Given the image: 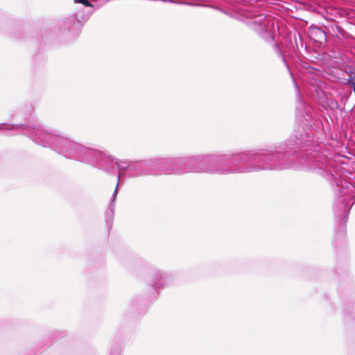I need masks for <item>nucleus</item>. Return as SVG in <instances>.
<instances>
[{"instance_id":"nucleus-1","label":"nucleus","mask_w":355,"mask_h":355,"mask_svg":"<svg viewBox=\"0 0 355 355\" xmlns=\"http://www.w3.org/2000/svg\"><path fill=\"white\" fill-rule=\"evenodd\" d=\"M310 37L315 42L322 43L325 40V33L320 28L314 27L310 30Z\"/></svg>"},{"instance_id":"nucleus-2","label":"nucleus","mask_w":355,"mask_h":355,"mask_svg":"<svg viewBox=\"0 0 355 355\" xmlns=\"http://www.w3.org/2000/svg\"><path fill=\"white\" fill-rule=\"evenodd\" d=\"M345 71H348L347 70V68H345V69L343 71L341 69H336V70L334 71V78L338 79V77H337L338 74L339 76H345Z\"/></svg>"},{"instance_id":"nucleus-3","label":"nucleus","mask_w":355,"mask_h":355,"mask_svg":"<svg viewBox=\"0 0 355 355\" xmlns=\"http://www.w3.org/2000/svg\"><path fill=\"white\" fill-rule=\"evenodd\" d=\"M76 3H80L83 4L87 7H92V4L88 0H75Z\"/></svg>"},{"instance_id":"nucleus-4","label":"nucleus","mask_w":355,"mask_h":355,"mask_svg":"<svg viewBox=\"0 0 355 355\" xmlns=\"http://www.w3.org/2000/svg\"><path fill=\"white\" fill-rule=\"evenodd\" d=\"M321 103H322V105L324 106L325 105L327 106H330V104L328 103V102H327L326 101H321Z\"/></svg>"}]
</instances>
